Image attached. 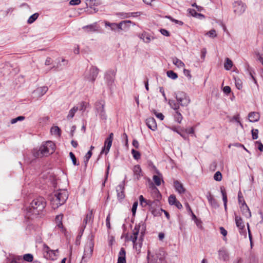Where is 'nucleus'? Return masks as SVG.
Segmentation results:
<instances>
[{
    "mask_svg": "<svg viewBox=\"0 0 263 263\" xmlns=\"http://www.w3.org/2000/svg\"><path fill=\"white\" fill-rule=\"evenodd\" d=\"M251 132L253 139H257L258 138V130L257 129H253Z\"/></svg>",
    "mask_w": 263,
    "mask_h": 263,
    "instance_id": "6e6d98bb",
    "label": "nucleus"
},
{
    "mask_svg": "<svg viewBox=\"0 0 263 263\" xmlns=\"http://www.w3.org/2000/svg\"><path fill=\"white\" fill-rule=\"evenodd\" d=\"M46 202L44 198L39 197L34 199L30 203V205L27 209L29 213L32 214H39L45 207Z\"/></svg>",
    "mask_w": 263,
    "mask_h": 263,
    "instance_id": "f03ea898",
    "label": "nucleus"
},
{
    "mask_svg": "<svg viewBox=\"0 0 263 263\" xmlns=\"http://www.w3.org/2000/svg\"><path fill=\"white\" fill-rule=\"evenodd\" d=\"M23 258L25 261L31 262L33 260V256L31 254H26L23 256Z\"/></svg>",
    "mask_w": 263,
    "mask_h": 263,
    "instance_id": "49530a36",
    "label": "nucleus"
},
{
    "mask_svg": "<svg viewBox=\"0 0 263 263\" xmlns=\"http://www.w3.org/2000/svg\"><path fill=\"white\" fill-rule=\"evenodd\" d=\"M138 202L137 201H136L134 203L133 205V206H132V213L134 215L135 213H136V210H137V206H138Z\"/></svg>",
    "mask_w": 263,
    "mask_h": 263,
    "instance_id": "680f3d73",
    "label": "nucleus"
},
{
    "mask_svg": "<svg viewBox=\"0 0 263 263\" xmlns=\"http://www.w3.org/2000/svg\"><path fill=\"white\" fill-rule=\"evenodd\" d=\"M206 34L211 37H215L217 36L216 31L214 29L211 30L206 33Z\"/></svg>",
    "mask_w": 263,
    "mask_h": 263,
    "instance_id": "4d7b16f0",
    "label": "nucleus"
},
{
    "mask_svg": "<svg viewBox=\"0 0 263 263\" xmlns=\"http://www.w3.org/2000/svg\"><path fill=\"white\" fill-rule=\"evenodd\" d=\"M247 6L241 1H236L233 4L234 12L238 15L242 14L245 11Z\"/></svg>",
    "mask_w": 263,
    "mask_h": 263,
    "instance_id": "1a4fd4ad",
    "label": "nucleus"
},
{
    "mask_svg": "<svg viewBox=\"0 0 263 263\" xmlns=\"http://www.w3.org/2000/svg\"><path fill=\"white\" fill-rule=\"evenodd\" d=\"M184 74L186 76L189 80L191 79L192 75L190 73V71L188 69H184L183 70Z\"/></svg>",
    "mask_w": 263,
    "mask_h": 263,
    "instance_id": "bf43d9fd",
    "label": "nucleus"
},
{
    "mask_svg": "<svg viewBox=\"0 0 263 263\" xmlns=\"http://www.w3.org/2000/svg\"><path fill=\"white\" fill-rule=\"evenodd\" d=\"M214 179L217 181H220L222 180V174L219 171H217L214 175Z\"/></svg>",
    "mask_w": 263,
    "mask_h": 263,
    "instance_id": "a18cd8bd",
    "label": "nucleus"
},
{
    "mask_svg": "<svg viewBox=\"0 0 263 263\" xmlns=\"http://www.w3.org/2000/svg\"><path fill=\"white\" fill-rule=\"evenodd\" d=\"M116 192L117 196L119 200H122L124 198V183L122 182L119 184L116 187Z\"/></svg>",
    "mask_w": 263,
    "mask_h": 263,
    "instance_id": "f8f14e48",
    "label": "nucleus"
},
{
    "mask_svg": "<svg viewBox=\"0 0 263 263\" xmlns=\"http://www.w3.org/2000/svg\"><path fill=\"white\" fill-rule=\"evenodd\" d=\"M166 73L167 77L173 80H175L178 78L177 74L172 70L167 71Z\"/></svg>",
    "mask_w": 263,
    "mask_h": 263,
    "instance_id": "79ce46f5",
    "label": "nucleus"
},
{
    "mask_svg": "<svg viewBox=\"0 0 263 263\" xmlns=\"http://www.w3.org/2000/svg\"><path fill=\"white\" fill-rule=\"evenodd\" d=\"M188 13L192 16L199 18V19H203L204 18V15L198 13L196 12V11L193 9H187Z\"/></svg>",
    "mask_w": 263,
    "mask_h": 263,
    "instance_id": "b1692460",
    "label": "nucleus"
},
{
    "mask_svg": "<svg viewBox=\"0 0 263 263\" xmlns=\"http://www.w3.org/2000/svg\"><path fill=\"white\" fill-rule=\"evenodd\" d=\"M235 86L238 89L240 90L242 89V82L240 79L235 78Z\"/></svg>",
    "mask_w": 263,
    "mask_h": 263,
    "instance_id": "c03bdc74",
    "label": "nucleus"
},
{
    "mask_svg": "<svg viewBox=\"0 0 263 263\" xmlns=\"http://www.w3.org/2000/svg\"><path fill=\"white\" fill-rule=\"evenodd\" d=\"M175 120L178 123H181L183 119V117L179 110L175 111L174 114Z\"/></svg>",
    "mask_w": 263,
    "mask_h": 263,
    "instance_id": "72a5a7b5",
    "label": "nucleus"
},
{
    "mask_svg": "<svg viewBox=\"0 0 263 263\" xmlns=\"http://www.w3.org/2000/svg\"><path fill=\"white\" fill-rule=\"evenodd\" d=\"M50 132L52 135L55 136H60L61 135V130L58 126L51 127Z\"/></svg>",
    "mask_w": 263,
    "mask_h": 263,
    "instance_id": "4c0bfd02",
    "label": "nucleus"
},
{
    "mask_svg": "<svg viewBox=\"0 0 263 263\" xmlns=\"http://www.w3.org/2000/svg\"><path fill=\"white\" fill-rule=\"evenodd\" d=\"M24 119H25V117H24V116H18L15 118L12 119L11 120V123L14 124V123H16L17 121L24 120Z\"/></svg>",
    "mask_w": 263,
    "mask_h": 263,
    "instance_id": "603ef678",
    "label": "nucleus"
},
{
    "mask_svg": "<svg viewBox=\"0 0 263 263\" xmlns=\"http://www.w3.org/2000/svg\"><path fill=\"white\" fill-rule=\"evenodd\" d=\"M132 154L133 156L135 159L138 160L140 158L141 155H140V153L138 151H137L135 150L134 149H133L132 150Z\"/></svg>",
    "mask_w": 263,
    "mask_h": 263,
    "instance_id": "de8ad7c7",
    "label": "nucleus"
},
{
    "mask_svg": "<svg viewBox=\"0 0 263 263\" xmlns=\"http://www.w3.org/2000/svg\"><path fill=\"white\" fill-rule=\"evenodd\" d=\"M207 198H208V201L212 205H214L216 203V200H215V199L213 197V196L211 194H210L209 196H208L207 197Z\"/></svg>",
    "mask_w": 263,
    "mask_h": 263,
    "instance_id": "13d9d810",
    "label": "nucleus"
},
{
    "mask_svg": "<svg viewBox=\"0 0 263 263\" xmlns=\"http://www.w3.org/2000/svg\"><path fill=\"white\" fill-rule=\"evenodd\" d=\"M177 199L174 195H171L168 198V202L171 205L175 204Z\"/></svg>",
    "mask_w": 263,
    "mask_h": 263,
    "instance_id": "864d4df0",
    "label": "nucleus"
},
{
    "mask_svg": "<svg viewBox=\"0 0 263 263\" xmlns=\"http://www.w3.org/2000/svg\"><path fill=\"white\" fill-rule=\"evenodd\" d=\"M78 110V107H77V106H74L72 108H71L69 110L68 114L67 116V119H72L74 117L75 113Z\"/></svg>",
    "mask_w": 263,
    "mask_h": 263,
    "instance_id": "e433bc0d",
    "label": "nucleus"
},
{
    "mask_svg": "<svg viewBox=\"0 0 263 263\" xmlns=\"http://www.w3.org/2000/svg\"><path fill=\"white\" fill-rule=\"evenodd\" d=\"M145 123L147 127L153 131H155L157 129L156 120L154 118H147L145 121Z\"/></svg>",
    "mask_w": 263,
    "mask_h": 263,
    "instance_id": "4468645a",
    "label": "nucleus"
},
{
    "mask_svg": "<svg viewBox=\"0 0 263 263\" xmlns=\"http://www.w3.org/2000/svg\"><path fill=\"white\" fill-rule=\"evenodd\" d=\"M139 201L140 205L143 207H145L146 205L151 204V200L145 199L142 195L139 196Z\"/></svg>",
    "mask_w": 263,
    "mask_h": 263,
    "instance_id": "c756f323",
    "label": "nucleus"
},
{
    "mask_svg": "<svg viewBox=\"0 0 263 263\" xmlns=\"http://www.w3.org/2000/svg\"><path fill=\"white\" fill-rule=\"evenodd\" d=\"M138 36L145 43H149L151 41L152 39H154V37H152L149 33L145 31H143L141 33H139Z\"/></svg>",
    "mask_w": 263,
    "mask_h": 263,
    "instance_id": "2eb2a0df",
    "label": "nucleus"
},
{
    "mask_svg": "<svg viewBox=\"0 0 263 263\" xmlns=\"http://www.w3.org/2000/svg\"><path fill=\"white\" fill-rule=\"evenodd\" d=\"M219 230H220L221 234H222L224 237L223 238V240L226 241L227 240L226 236L227 235V231L222 227H220Z\"/></svg>",
    "mask_w": 263,
    "mask_h": 263,
    "instance_id": "8fccbe9b",
    "label": "nucleus"
},
{
    "mask_svg": "<svg viewBox=\"0 0 263 263\" xmlns=\"http://www.w3.org/2000/svg\"><path fill=\"white\" fill-rule=\"evenodd\" d=\"M81 3V0H71L69 2L70 5H78Z\"/></svg>",
    "mask_w": 263,
    "mask_h": 263,
    "instance_id": "0e129e2a",
    "label": "nucleus"
},
{
    "mask_svg": "<svg viewBox=\"0 0 263 263\" xmlns=\"http://www.w3.org/2000/svg\"><path fill=\"white\" fill-rule=\"evenodd\" d=\"M84 28H87L91 31H96L97 29L95 28V26L93 25H90L88 26H86L84 27Z\"/></svg>",
    "mask_w": 263,
    "mask_h": 263,
    "instance_id": "69168bd1",
    "label": "nucleus"
},
{
    "mask_svg": "<svg viewBox=\"0 0 263 263\" xmlns=\"http://www.w3.org/2000/svg\"><path fill=\"white\" fill-rule=\"evenodd\" d=\"M221 193L222 196V200L224 203V206L225 208V210H227V193L226 192V190L223 187H220Z\"/></svg>",
    "mask_w": 263,
    "mask_h": 263,
    "instance_id": "7c9ffc66",
    "label": "nucleus"
},
{
    "mask_svg": "<svg viewBox=\"0 0 263 263\" xmlns=\"http://www.w3.org/2000/svg\"><path fill=\"white\" fill-rule=\"evenodd\" d=\"M62 218H63V215H59L56 216L55 217V222L57 224V226L59 228H62L63 227V224H62Z\"/></svg>",
    "mask_w": 263,
    "mask_h": 263,
    "instance_id": "58836bf2",
    "label": "nucleus"
},
{
    "mask_svg": "<svg viewBox=\"0 0 263 263\" xmlns=\"http://www.w3.org/2000/svg\"><path fill=\"white\" fill-rule=\"evenodd\" d=\"M105 102L104 100H99L95 104V107L102 119H105L106 116L105 111Z\"/></svg>",
    "mask_w": 263,
    "mask_h": 263,
    "instance_id": "6e6552de",
    "label": "nucleus"
},
{
    "mask_svg": "<svg viewBox=\"0 0 263 263\" xmlns=\"http://www.w3.org/2000/svg\"><path fill=\"white\" fill-rule=\"evenodd\" d=\"M43 251L44 257L47 259L55 260L59 255L58 249L51 250L45 244L43 246Z\"/></svg>",
    "mask_w": 263,
    "mask_h": 263,
    "instance_id": "0eeeda50",
    "label": "nucleus"
},
{
    "mask_svg": "<svg viewBox=\"0 0 263 263\" xmlns=\"http://www.w3.org/2000/svg\"><path fill=\"white\" fill-rule=\"evenodd\" d=\"M93 246L94 244L91 240L87 241L81 263H86L91 258L93 253Z\"/></svg>",
    "mask_w": 263,
    "mask_h": 263,
    "instance_id": "39448f33",
    "label": "nucleus"
},
{
    "mask_svg": "<svg viewBox=\"0 0 263 263\" xmlns=\"http://www.w3.org/2000/svg\"><path fill=\"white\" fill-rule=\"evenodd\" d=\"M89 106V103L82 101L80 103L79 108H78V109L84 112Z\"/></svg>",
    "mask_w": 263,
    "mask_h": 263,
    "instance_id": "ea45409f",
    "label": "nucleus"
},
{
    "mask_svg": "<svg viewBox=\"0 0 263 263\" xmlns=\"http://www.w3.org/2000/svg\"><path fill=\"white\" fill-rule=\"evenodd\" d=\"M242 214L247 218H249L251 217V213L250 210L246 203L245 201H243V204H242L240 206Z\"/></svg>",
    "mask_w": 263,
    "mask_h": 263,
    "instance_id": "f3484780",
    "label": "nucleus"
},
{
    "mask_svg": "<svg viewBox=\"0 0 263 263\" xmlns=\"http://www.w3.org/2000/svg\"><path fill=\"white\" fill-rule=\"evenodd\" d=\"M125 254V249L122 248L119 253L117 263H126Z\"/></svg>",
    "mask_w": 263,
    "mask_h": 263,
    "instance_id": "aec40b11",
    "label": "nucleus"
},
{
    "mask_svg": "<svg viewBox=\"0 0 263 263\" xmlns=\"http://www.w3.org/2000/svg\"><path fill=\"white\" fill-rule=\"evenodd\" d=\"M99 70L98 68L95 67H92L85 74V79L91 82H93L98 74Z\"/></svg>",
    "mask_w": 263,
    "mask_h": 263,
    "instance_id": "9b49d317",
    "label": "nucleus"
},
{
    "mask_svg": "<svg viewBox=\"0 0 263 263\" xmlns=\"http://www.w3.org/2000/svg\"><path fill=\"white\" fill-rule=\"evenodd\" d=\"M238 202H239V204H241V205L243 204V201H245V200L243 199L242 194V193H241V192L240 191H239L238 192Z\"/></svg>",
    "mask_w": 263,
    "mask_h": 263,
    "instance_id": "5fc2aeb1",
    "label": "nucleus"
},
{
    "mask_svg": "<svg viewBox=\"0 0 263 263\" xmlns=\"http://www.w3.org/2000/svg\"><path fill=\"white\" fill-rule=\"evenodd\" d=\"M157 173L158 175H154L153 179L155 184L157 186H159L161 184V181L163 182V181L162 180V175L158 171H157Z\"/></svg>",
    "mask_w": 263,
    "mask_h": 263,
    "instance_id": "a878e982",
    "label": "nucleus"
},
{
    "mask_svg": "<svg viewBox=\"0 0 263 263\" xmlns=\"http://www.w3.org/2000/svg\"><path fill=\"white\" fill-rule=\"evenodd\" d=\"M69 156L72 161L73 164L74 165H77V166L79 165V163H77V158L72 152H70Z\"/></svg>",
    "mask_w": 263,
    "mask_h": 263,
    "instance_id": "09e8293b",
    "label": "nucleus"
},
{
    "mask_svg": "<svg viewBox=\"0 0 263 263\" xmlns=\"http://www.w3.org/2000/svg\"><path fill=\"white\" fill-rule=\"evenodd\" d=\"M92 156V152L91 151H89L87 154L85 155L84 158V163L85 165V167H86L87 165V163L88 162V161L89 159L91 158Z\"/></svg>",
    "mask_w": 263,
    "mask_h": 263,
    "instance_id": "a19ab883",
    "label": "nucleus"
},
{
    "mask_svg": "<svg viewBox=\"0 0 263 263\" xmlns=\"http://www.w3.org/2000/svg\"><path fill=\"white\" fill-rule=\"evenodd\" d=\"M160 32L162 34H163L164 36H170V32L166 29H161L160 30Z\"/></svg>",
    "mask_w": 263,
    "mask_h": 263,
    "instance_id": "338daca9",
    "label": "nucleus"
},
{
    "mask_svg": "<svg viewBox=\"0 0 263 263\" xmlns=\"http://www.w3.org/2000/svg\"><path fill=\"white\" fill-rule=\"evenodd\" d=\"M236 224L237 228L240 230H242L245 228V224L242 218L236 215L235 217Z\"/></svg>",
    "mask_w": 263,
    "mask_h": 263,
    "instance_id": "393cba45",
    "label": "nucleus"
},
{
    "mask_svg": "<svg viewBox=\"0 0 263 263\" xmlns=\"http://www.w3.org/2000/svg\"><path fill=\"white\" fill-rule=\"evenodd\" d=\"M172 62L175 66L179 68L184 67L185 66L184 63L182 61L176 57L173 58Z\"/></svg>",
    "mask_w": 263,
    "mask_h": 263,
    "instance_id": "cd10ccee",
    "label": "nucleus"
},
{
    "mask_svg": "<svg viewBox=\"0 0 263 263\" xmlns=\"http://www.w3.org/2000/svg\"><path fill=\"white\" fill-rule=\"evenodd\" d=\"M55 144L52 141H47L40 147L39 150L34 154L36 157L47 156L54 152Z\"/></svg>",
    "mask_w": 263,
    "mask_h": 263,
    "instance_id": "20e7f679",
    "label": "nucleus"
},
{
    "mask_svg": "<svg viewBox=\"0 0 263 263\" xmlns=\"http://www.w3.org/2000/svg\"><path fill=\"white\" fill-rule=\"evenodd\" d=\"M176 99L181 106H187L191 103L189 95L183 91H178L176 93Z\"/></svg>",
    "mask_w": 263,
    "mask_h": 263,
    "instance_id": "423d86ee",
    "label": "nucleus"
},
{
    "mask_svg": "<svg viewBox=\"0 0 263 263\" xmlns=\"http://www.w3.org/2000/svg\"><path fill=\"white\" fill-rule=\"evenodd\" d=\"M22 258L21 256H15L13 258L10 263H21L22 261Z\"/></svg>",
    "mask_w": 263,
    "mask_h": 263,
    "instance_id": "3c124183",
    "label": "nucleus"
},
{
    "mask_svg": "<svg viewBox=\"0 0 263 263\" xmlns=\"http://www.w3.org/2000/svg\"><path fill=\"white\" fill-rule=\"evenodd\" d=\"M150 211H151L152 214L154 216H159L162 214V213L163 212V210L162 209H160V207H159V208H156L153 209L152 210H150Z\"/></svg>",
    "mask_w": 263,
    "mask_h": 263,
    "instance_id": "f704fd0d",
    "label": "nucleus"
},
{
    "mask_svg": "<svg viewBox=\"0 0 263 263\" xmlns=\"http://www.w3.org/2000/svg\"><path fill=\"white\" fill-rule=\"evenodd\" d=\"M248 118L250 122H255L259 120L260 115L257 112H251L248 115Z\"/></svg>",
    "mask_w": 263,
    "mask_h": 263,
    "instance_id": "a211bd4d",
    "label": "nucleus"
},
{
    "mask_svg": "<svg viewBox=\"0 0 263 263\" xmlns=\"http://www.w3.org/2000/svg\"><path fill=\"white\" fill-rule=\"evenodd\" d=\"M141 226L144 227L143 222L139 223L138 224L135 226L133 230V234L129 239V240L133 242L134 248L136 250L138 253L140 252V249L142 247V239L140 238L138 239V235L139 233Z\"/></svg>",
    "mask_w": 263,
    "mask_h": 263,
    "instance_id": "7ed1b4c3",
    "label": "nucleus"
},
{
    "mask_svg": "<svg viewBox=\"0 0 263 263\" xmlns=\"http://www.w3.org/2000/svg\"><path fill=\"white\" fill-rule=\"evenodd\" d=\"M151 204H149L148 205L149 207V210L156 208L160 207V202L158 198L154 200H151Z\"/></svg>",
    "mask_w": 263,
    "mask_h": 263,
    "instance_id": "473e14b6",
    "label": "nucleus"
},
{
    "mask_svg": "<svg viewBox=\"0 0 263 263\" xmlns=\"http://www.w3.org/2000/svg\"><path fill=\"white\" fill-rule=\"evenodd\" d=\"M48 90V87L46 86H43L37 88L34 91V93L38 97H41L43 96Z\"/></svg>",
    "mask_w": 263,
    "mask_h": 263,
    "instance_id": "4be33fe9",
    "label": "nucleus"
},
{
    "mask_svg": "<svg viewBox=\"0 0 263 263\" xmlns=\"http://www.w3.org/2000/svg\"><path fill=\"white\" fill-rule=\"evenodd\" d=\"M168 104L175 111L179 110L180 105L178 102H176L174 100H170L168 101Z\"/></svg>",
    "mask_w": 263,
    "mask_h": 263,
    "instance_id": "c85d7f7f",
    "label": "nucleus"
},
{
    "mask_svg": "<svg viewBox=\"0 0 263 263\" xmlns=\"http://www.w3.org/2000/svg\"><path fill=\"white\" fill-rule=\"evenodd\" d=\"M219 257L220 259L226 261L229 259V254L227 251L222 248L218 251Z\"/></svg>",
    "mask_w": 263,
    "mask_h": 263,
    "instance_id": "412c9836",
    "label": "nucleus"
},
{
    "mask_svg": "<svg viewBox=\"0 0 263 263\" xmlns=\"http://www.w3.org/2000/svg\"><path fill=\"white\" fill-rule=\"evenodd\" d=\"M134 176L135 179L139 180L142 176V170L139 165H136L133 168Z\"/></svg>",
    "mask_w": 263,
    "mask_h": 263,
    "instance_id": "dca6fc26",
    "label": "nucleus"
},
{
    "mask_svg": "<svg viewBox=\"0 0 263 263\" xmlns=\"http://www.w3.org/2000/svg\"><path fill=\"white\" fill-rule=\"evenodd\" d=\"M174 186L176 190L179 194H183L185 192V189L183 187V185L178 181L176 180L174 182Z\"/></svg>",
    "mask_w": 263,
    "mask_h": 263,
    "instance_id": "5701e85b",
    "label": "nucleus"
},
{
    "mask_svg": "<svg viewBox=\"0 0 263 263\" xmlns=\"http://www.w3.org/2000/svg\"><path fill=\"white\" fill-rule=\"evenodd\" d=\"M113 137H114V134H113V133H111L109 134L108 137H107L106 139L105 142H104V146L103 147V148L102 149L101 153H100L101 155L103 153H105V155H107L108 153L109 149L110 148V147L112 145Z\"/></svg>",
    "mask_w": 263,
    "mask_h": 263,
    "instance_id": "9d476101",
    "label": "nucleus"
},
{
    "mask_svg": "<svg viewBox=\"0 0 263 263\" xmlns=\"http://www.w3.org/2000/svg\"><path fill=\"white\" fill-rule=\"evenodd\" d=\"M157 263H165V252L162 250H159L156 254Z\"/></svg>",
    "mask_w": 263,
    "mask_h": 263,
    "instance_id": "ddd939ff",
    "label": "nucleus"
},
{
    "mask_svg": "<svg viewBox=\"0 0 263 263\" xmlns=\"http://www.w3.org/2000/svg\"><path fill=\"white\" fill-rule=\"evenodd\" d=\"M105 79L107 86L110 88L114 83V76L113 73L110 72L106 73Z\"/></svg>",
    "mask_w": 263,
    "mask_h": 263,
    "instance_id": "6ab92c4d",
    "label": "nucleus"
},
{
    "mask_svg": "<svg viewBox=\"0 0 263 263\" xmlns=\"http://www.w3.org/2000/svg\"><path fill=\"white\" fill-rule=\"evenodd\" d=\"M39 14L37 13H35L32 14L31 16L29 17L28 18L27 22L28 24H32L39 17Z\"/></svg>",
    "mask_w": 263,
    "mask_h": 263,
    "instance_id": "37998d69",
    "label": "nucleus"
},
{
    "mask_svg": "<svg viewBox=\"0 0 263 263\" xmlns=\"http://www.w3.org/2000/svg\"><path fill=\"white\" fill-rule=\"evenodd\" d=\"M68 197V192L66 190H59L54 191L50 196V202L52 208L56 209L63 205Z\"/></svg>",
    "mask_w": 263,
    "mask_h": 263,
    "instance_id": "f257e3e1",
    "label": "nucleus"
},
{
    "mask_svg": "<svg viewBox=\"0 0 263 263\" xmlns=\"http://www.w3.org/2000/svg\"><path fill=\"white\" fill-rule=\"evenodd\" d=\"M233 66L232 61L228 58L226 59L225 63L224 64V67L227 70H229L231 69Z\"/></svg>",
    "mask_w": 263,
    "mask_h": 263,
    "instance_id": "c9c22d12",
    "label": "nucleus"
},
{
    "mask_svg": "<svg viewBox=\"0 0 263 263\" xmlns=\"http://www.w3.org/2000/svg\"><path fill=\"white\" fill-rule=\"evenodd\" d=\"M231 88L229 86H226L223 88V91L226 94L230 93L231 92Z\"/></svg>",
    "mask_w": 263,
    "mask_h": 263,
    "instance_id": "e2e57ef3",
    "label": "nucleus"
},
{
    "mask_svg": "<svg viewBox=\"0 0 263 263\" xmlns=\"http://www.w3.org/2000/svg\"><path fill=\"white\" fill-rule=\"evenodd\" d=\"M92 218L93 216L92 211H90L86 214L85 218L83 220V224H85V226L92 220Z\"/></svg>",
    "mask_w": 263,
    "mask_h": 263,
    "instance_id": "2f4dec72",
    "label": "nucleus"
},
{
    "mask_svg": "<svg viewBox=\"0 0 263 263\" xmlns=\"http://www.w3.org/2000/svg\"><path fill=\"white\" fill-rule=\"evenodd\" d=\"M154 114L158 118H159L161 120H163L164 119V116L162 113L157 112L156 111H155Z\"/></svg>",
    "mask_w": 263,
    "mask_h": 263,
    "instance_id": "052dcab7",
    "label": "nucleus"
},
{
    "mask_svg": "<svg viewBox=\"0 0 263 263\" xmlns=\"http://www.w3.org/2000/svg\"><path fill=\"white\" fill-rule=\"evenodd\" d=\"M256 143L258 144V149L260 151L263 152V144L260 141H257Z\"/></svg>",
    "mask_w": 263,
    "mask_h": 263,
    "instance_id": "774afa93",
    "label": "nucleus"
},
{
    "mask_svg": "<svg viewBox=\"0 0 263 263\" xmlns=\"http://www.w3.org/2000/svg\"><path fill=\"white\" fill-rule=\"evenodd\" d=\"M131 23L132 22L130 21H123L121 22L119 24H117L118 31H120V30H126L127 27H123V26H127V24Z\"/></svg>",
    "mask_w": 263,
    "mask_h": 263,
    "instance_id": "bb28decb",
    "label": "nucleus"
}]
</instances>
